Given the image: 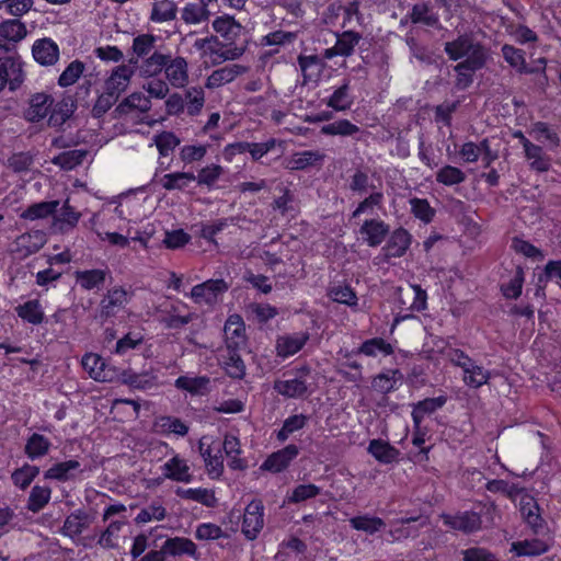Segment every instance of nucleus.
<instances>
[{"instance_id":"9b49d317","label":"nucleus","mask_w":561,"mask_h":561,"mask_svg":"<svg viewBox=\"0 0 561 561\" xmlns=\"http://www.w3.org/2000/svg\"><path fill=\"white\" fill-rule=\"evenodd\" d=\"M163 72L168 83L173 88H184L188 83V64L182 56L172 57L170 54Z\"/></svg>"},{"instance_id":"412c9836","label":"nucleus","mask_w":561,"mask_h":561,"mask_svg":"<svg viewBox=\"0 0 561 561\" xmlns=\"http://www.w3.org/2000/svg\"><path fill=\"white\" fill-rule=\"evenodd\" d=\"M411 240L412 237L408 230L403 228L396 229L383 247L385 255L387 257L403 256L411 244Z\"/></svg>"},{"instance_id":"0e129e2a","label":"nucleus","mask_w":561,"mask_h":561,"mask_svg":"<svg viewBox=\"0 0 561 561\" xmlns=\"http://www.w3.org/2000/svg\"><path fill=\"white\" fill-rule=\"evenodd\" d=\"M167 516V511L159 502H152L148 506L140 510L135 522L137 524H146L153 520H162Z\"/></svg>"},{"instance_id":"a18cd8bd","label":"nucleus","mask_w":561,"mask_h":561,"mask_svg":"<svg viewBox=\"0 0 561 561\" xmlns=\"http://www.w3.org/2000/svg\"><path fill=\"white\" fill-rule=\"evenodd\" d=\"M362 36L354 31H345L337 36L336 43L333 46V54L339 56L348 57L353 54L355 46L359 43Z\"/></svg>"},{"instance_id":"37998d69","label":"nucleus","mask_w":561,"mask_h":561,"mask_svg":"<svg viewBox=\"0 0 561 561\" xmlns=\"http://www.w3.org/2000/svg\"><path fill=\"white\" fill-rule=\"evenodd\" d=\"M402 379L398 369L380 373L373 379V388L380 393H389L397 389V382Z\"/></svg>"},{"instance_id":"9d476101","label":"nucleus","mask_w":561,"mask_h":561,"mask_svg":"<svg viewBox=\"0 0 561 561\" xmlns=\"http://www.w3.org/2000/svg\"><path fill=\"white\" fill-rule=\"evenodd\" d=\"M83 369L95 381L110 382L115 378V370L108 367L105 360L98 354L88 353L81 360Z\"/></svg>"},{"instance_id":"bb28decb","label":"nucleus","mask_w":561,"mask_h":561,"mask_svg":"<svg viewBox=\"0 0 561 561\" xmlns=\"http://www.w3.org/2000/svg\"><path fill=\"white\" fill-rule=\"evenodd\" d=\"M176 495L184 500H191L197 502L206 507H216L218 504V500L215 495L214 490L205 489V488H190L182 489L179 488L175 491Z\"/></svg>"},{"instance_id":"4468645a","label":"nucleus","mask_w":561,"mask_h":561,"mask_svg":"<svg viewBox=\"0 0 561 561\" xmlns=\"http://www.w3.org/2000/svg\"><path fill=\"white\" fill-rule=\"evenodd\" d=\"M298 454L299 449L296 445H287L283 449L270 455L261 465L260 469L263 471L278 473L285 470Z\"/></svg>"},{"instance_id":"e433bc0d","label":"nucleus","mask_w":561,"mask_h":561,"mask_svg":"<svg viewBox=\"0 0 561 561\" xmlns=\"http://www.w3.org/2000/svg\"><path fill=\"white\" fill-rule=\"evenodd\" d=\"M446 403V397L427 398L413 405L412 420L415 426H420L426 414L434 413Z\"/></svg>"},{"instance_id":"6e6d98bb","label":"nucleus","mask_w":561,"mask_h":561,"mask_svg":"<svg viewBox=\"0 0 561 561\" xmlns=\"http://www.w3.org/2000/svg\"><path fill=\"white\" fill-rule=\"evenodd\" d=\"M26 34L25 24L18 19L7 20L0 24V35L10 42H20Z\"/></svg>"},{"instance_id":"b1692460","label":"nucleus","mask_w":561,"mask_h":561,"mask_svg":"<svg viewBox=\"0 0 561 561\" xmlns=\"http://www.w3.org/2000/svg\"><path fill=\"white\" fill-rule=\"evenodd\" d=\"M157 36L146 33L139 34L134 37L131 50L133 57L129 59L130 65H138L139 60L150 56L153 51H157L156 48Z\"/></svg>"},{"instance_id":"c03bdc74","label":"nucleus","mask_w":561,"mask_h":561,"mask_svg":"<svg viewBox=\"0 0 561 561\" xmlns=\"http://www.w3.org/2000/svg\"><path fill=\"white\" fill-rule=\"evenodd\" d=\"M151 108V102L148 96L141 92L131 93L116 108L121 114H128L131 110L146 113Z\"/></svg>"},{"instance_id":"69168bd1","label":"nucleus","mask_w":561,"mask_h":561,"mask_svg":"<svg viewBox=\"0 0 561 561\" xmlns=\"http://www.w3.org/2000/svg\"><path fill=\"white\" fill-rule=\"evenodd\" d=\"M124 523L119 520L111 522L104 531H102L98 543L104 549H114L117 547V540Z\"/></svg>"},{"instance_id":"a878e982","label":"nucleus","mask_w":561,"mask_h":561,"mask_svg":"<svg viewBox=\"0 0 561 561\" xmlns=\"http://www.w3.org/2000/svg\"><path fill=\"white\" fill-rule=\"evenodd\" d=\"M354 96L351 93V81L344 79L343 83L337 87L328 98L325 104L337 112H345L352 107Z\"/></svg>"},{"instance_id":"4c0bfd02","label":"nucleus","mask_w":561,"mask_h":561,"mask_svg":"<svg viewBox=\"0 0 561 561\" xmlns=\"http://www.w3.org/2000/svg\"><path fill=\"white\" fill-rule=\"evenodd\" d=\"M353 353L363 354L368 357H376L378 354L388 356L393 353V347L382 337H373L364 341Z\"/></svg>"},{"instance_id":"c9c22d12","label":"nucleus","mask_w":561,"mask_h":561,"mask_svg":"<svg viewBox=\"0 0 561 561\" xmlns=\"http://www.w3.org/2000/svg\"><path fill=\"white\" fill-rule=\"evenodd\" d=\"M16 314L25 322L37 325L44 321L45 314L37 299L27 300L15 307Z\"/></svg>"},{"instance_id":"c756f323","label":"nucleus","mask_w":561,"mask_h":561,"mask_svg":"<svg viewBox=\"0 0 561 561\" xmlns=\"http://www.w3.org/2000/svg\"><path fill=\"white\" fill-rule=\"evenodd\" d=\"M51 105L53 99L50 95L37 93L32 96L25 116L30 122H39L49 113Z\"/></svg>"},{"instance_id":"ea45409f","label":"nucleus","mask_w":561,"mask_h":561,"mask_svg":"<svg viewBox=\"0 0 561 561\" xmlns=\"http://www.w3.org/2000/svg\"><path fill=\"white\" fill-rule=\"evenodd\" d=\"M178 7L173 0H160L152 4L150 21L163 23L176 18Z\"/></svg>"},{"instance_id":"72a5a7b5","label":"nucleus","mask_w":561,"mask_h":561,"mask_svg":"<svg viewBox=\"0 0 561 561\" xmlns=\"http://www.w3.org/2000/svg\"><path fill=\"white\" fill-rule=\"evenodd\" d=\"M368 453L381 463H391L399 456V450L382 439H371L369 442Z\"/></svg>"},{"instance_id":"f257e3e1","label":"nucleus","mask_w":561,"mask_h":561,"mask_svg":"<svg viewBox=\"0 0 561 561\" xmlns=\"http://www.w3.org/2000/svg\"><path fill=\"white\" fill-rule=\"evenodd\" d=\"M444 51L450 60L484 65L488 59V49L471 34H461L456 39L446 42Z\"/></svg>"},{"instance_id":"ddd939ff","label":"nucleus","mask_w":561,"mask_h":561,"mask_svg":"<svg viewBox=\"0 0 561 561\" xmlns=\"http://www.w3.org/2000/svg\"><path fill=\"white\" fill-rule=\"evenodd\" d=\"M440 518L444 525L450 529L466 534L479 530L482 524L480 515L474 512H462L456 515L443 514Z\"/></svg>"},{"instance_id":"de8ad7c7","label":"nucleus","mask_w":561,"mask_h":561,"mask_svg":"<svg viewBox=\"0 0 561 561\" xmlns=\"http://www.w3.org/2000/svg\"><path fill=\"white\" fill-rule=\"evenodd\" d=\"M484 65H476L470 62H458L454 70L456 72L455 84L458 89H467L473 82L476 71L482 69Z\"/></svg>"},{"instance_id":"473e14b6","label":"nucleus","mask_w":561,"mask_h":561,"mask_svg":"<svg viewBox=\"0 0 561 561\" xmlns=\"http://www.w3.org/2000/svg\"><path fill=\"white\" fill-rule=\"evenodd\" d=\"M210 11L199 2H187L181 9V20L187 25H198L209 20Z\"/></svg>"},{"instance_id":"cd10ccee","label":"nucleus","mask_w":561,"mask_h":561,"mask_svg":"<svg viewBox=\"0 0 561 561\" xmlns=\"http://www.w3.org/2000/svg\"><path fill=\"white\" fill-rule=\"evenodd\" d=\"M80 467V462L75 459L57 462L44 472V478L66 482L75 479V472L79 470Z\"/></svg>"},{"instance_id":"20e7f679","label":"nucleus","mask_w":561,"mask_h":561,"mask_svg":"<svg viewBox=\"0 0 561 561\" xmlns=\"http://www.w3.org/2000/svg\"><path fill=\"white\" fill-rule=\"evenodd\" d=\"M47 242L46 233L43 230H32L19 236L13 244L12 252L19 259H26L38 252Z\"/></svg>"},{"instance_id":"3c124183","label":"nucleus","mask_w":561,"mask_h":561,"mask_svg":"<svg viewBox=\"0 0 561 561\" xmlns=\"http://www.w3.org/2000/svg\"><path fill=\"white\" fill-rule=\"evenodd\" d=\"M50 496L51 489L49 486L34 485L30 492L27 510L38 513L48 504Z\"/></svg>"},{"instance_id":"7ed1b4c3","label":"nucleus","mask_w":561,"mask_h":561,"mask_svg":"<svg viewBox=\"0 0 561 561\" xmlns=\"http://www.w3.org/2000/svg\"><path fill=\"white\" fill-rule=\"evenodd\" d=\"M264 526V505L261 500L251 501L243 514L242 533L249 540H254Z\"/></svg>"},{"instance_id":"39448f33","label":"nucleus","mask_w":561,"mask_h":561,"mask_svg":"<svg viewBox=\"0 0 561 561\" xmlns=\"http://www.w3.org/2000/svg\"><path fill=\"white\" fill-rule=\"evenodd\" d=\"M198 451L205 462L207 474L211 479H218L224 472V460L220 445L207 444V437L198 442Z\"/></svg>"},{"instance_id":"f704fd0d","label":"nucleus","mask_w":561,"mask_h":561,"mask_svg":"<svg viewBox=\"0 0 561 561\" xmlns=\"http://www.w3.org/2000/svg\"><path fill=\"white\" fill-rule=\"evenodd\" d=\"M51 447L50 440L42 434L33 433L26 440L24 453L28 459L35 460L46 456Z\"/></svg>"},{"instance_id":"7c9ffc66","label":"nucleus","mask_w":561,"mask_h":561,"mask_svg":"<svg viewBox=\"0 0 561 561\" xmlns=\"http://www.w3.org/2000/svg\"><path fill=\"white\" fill-rule=\"evenodd\" d=\"M325 154L320 150H305L294 153L288 160V169L290 170H305L321 163Z\"/></svg>"},{"instance_id":"0eeeda50","label":"nucleus","mask_w":561,"mask_h":561,"mask_svg":"<svg viewBox=\"0 0 561 561\" xmlns=\"http://www.w3.org/2000/svg\"><path fill=\"white\" fill-rule=\"evenodd\" d=\"M298 376L285 380H276L274 382V390L286 398H300L308 392V385L306 377L310 374L307 366L298 370Z\"/></svg>"},{"instance_id":"423d86ee","label":"nucleus","mask_w":561,"mask_h":561,"mask_svg":"<svg viewBox=\"0 0 561 561\" xmlns=\"http://www.w3.org/2000/svg\"><path fill=\"white\" fill-rule=\"evenodd\" d=\"M229 286L224 279H208L195 285L191 290V298L196 304L213 306L217 302L218 296L226 293Z\"/></svg>"},{"instance_id":"09e8293b","label":"nucleus","mask_w":561,"mask_h":561,"mask_svg":"<svg viewBox=\"0 0 561 561\" xmlns=\"http://www.w3.org/2000/svg\"><path fill=\"white\" fill-rule=\"evenodd\" d=\"M237 351L227 350V355L224 357V369L229 377L242 379L245 376V364Z\"/></svg>"},{"instance_id":"c85d7f7f","label":"nucleus","mask_w":561,"mask_h":561,"mask_svg":"<svg viewBox=\"0 0 561 561\" xmlns=\"http://www.w3.org/2000/svg\"><path fill=\"white\" fill-rule=\"evenodd\" d=\"M321 134L325 136L353 137L359 140L360 128L346 118L337 119L321 127Z\"/></svg>"},{"instance_id":"f8f14e48","label":"nucleus","mask_w":561,"mask_h":561,"mask_svg":"<svg viewBox=\"0 0 561 561\" xmlns=\"http://www.w3.org/2000/svg\"><path fill=\"white\" fill-rule=\"evenodd\" d=\"M224 332L227 350H240L245 346V325L241 316H229L225 323Z\"/></svg>"},{"instance_id":"58836bf2","label":"nucleus","mask_w":561,"mask_h":561,"mask_svg":"<svg viewBox=\"0 0 561 561\" xmlns=\"http://www.w3.org/2000/svg\"><path fill=\"white\" fill-rule=\"evenodd\" d=\"M59 201L39 202L34 203L26 207L21 214L20 218L26 220L45 219L56 211L59 206Z\"/></svg>"},{"instance_id":"f3484780","label":"nucleus","mask_w":561,"mask_h":561,"mask_svg":"<svg viewBox=\"0 0 561 561\" xmlns=\"http://www.w3.org/2000/svg\"><path fill=\"white\" fill-rule=\"evenodd\" d=\"M32 54L42 66H53L59 59V47L51 38L44 37L34 42Z\"/></svg>"},{"instance_id":"13d9d810","label":"nucleus","mask_w":561,"mask_h":561,"mask_svg":"<svg viewBox=\"0 0 561 561\" xmlns=\"http://www.w3.org/2000/svg\"><path fill=\"white\" fill-rule=\"evenodd\" d=\"M350 524L354 529L365 531L369 535L378 533L386 526L381 518L369 515L355 516L350 519Z\"/></svg>"},{"instance_id":"774afa93","label":"nucleus","mask_w":561,"mask_h":561,"mask_svg":"<svg viewBox=\"0 0 561 561\" xmlns=\"http://www.w3.org/2000/svg\"><path fill=\"white\" fill-rule=\"evenodd\" d=\"M329 296L335 302L343 304L348 307L357 306V296L350 286H333L329 290Z\"/></svg>"},{"instance_id":"5fc2aeb1","label":"nucleus","mask_w":561,"mask_h":561,"mask_svg":"<svg viewBox=\"0 0 561 561\" xmlns=\"http://www.w3.org/2000/svg\"><path fill=\"white\" fill-rule=\"evenodd\" d=\"M88 527L87 515L82 511L71 513L64 522L62 534L75 538Z\"/></svg>"},{"instance_id":"6ab92c4d","label":"nucleus","mask_w":561,"mask_h":561,"mask_svg":"<svg viewBox=\"0 0 561 561\" xmlns=\"http://www.w3.org/2000/svg\"><path fill=\"white\" fill-rule=\"evenodd\" d=\"M249 70L247 66L239 64H230L222 68L214 70L206 80L208 89L219 88L224 84L230 83L237 77L245 73Z\"/></svg>"},{"instance_id":"680f3d73","label":"nucleus","mask_w":561,"mask_h":561,"mask_svg":"<svg viewBox=\"0 0 561 561\" xmlns=\"http://www.w3.org/2000/svg\"><path fill=\"white\" fill-rule=\"evenodd\" d=\"M209 378L205 376L201 377H188L180 376L175 380V387L181 390L188 391L192 394L202 393L207 388Z\"/></svg>"},{"instance_id":"8fccbe9b","label":"nucleus","mask_w":561,"mask_h":561,"mask_svg":"<svg viewBox=\"0 0 561 561\" xmlns=\"http://www.w3.org/2000/svg\"><path fill=\"white\" fill-rule=\"evenodd\" d=\"M87 153V150L83 149L65 151L54 157L51 162L64 170H72L83 162Z\"/></svg>"},{"instance_id":"6e6552de","label":"nucleus","mask_w":561,"mask_h":561,"mask_svg":"<svg viewBox=\"0 0 561 561\" xmlns=\"http://www.w3.org/2000/svg\"><path fill=\"white\" fill-rule=\"evenodd\" d=\"M364 243L368 247H379L390 232V226L380 218L366 219L358 230Z\"/></svg>"},{"instance_id":"4be33fe9","label":"nucleus","mask_w":561,"mask_h":561,"mask_svg":"<svg viewBox=\"0 0 561 561\" xmlns=\"http://www.w3.org/2000/svg\"><path fill=\"white\" fill-rule=\"evenodd\" d=\"M108 275L110 271L107 268L76 271L73 274L76 284L84 290L100 289Z\"/></svg>"},{"instance_id":"393cba45","label":"nucleus","mask_w":561,"mask_h":561,"mask_svg":"<svg viewBox=\"0 0 561 561\" xmlns=\"http://www.w3.org/2000/svg\"><path fill=\"white\" fill-rule=\"evenodd\" d=\"M297 61L304 77V84L316 82L320 79L324 69V62L320 57L317 55H299Z\"/></svg>"},{"instance_id":"338daca9","label":"nucleus","mask_w":561,"mask_h":561,"mask_svg":"<svg viewBox=\"0 0 561 561\" xmlns=\"http://www.w3.org/2000/svg\"><path fill=\"white\" fill-rule=\"evenodd\" d=\"M84 64L80 60L71 61L67 68L61 72L58 79V84L62 88L72 85L77 82L84 71Z\"/></svg>"},{"instance_id":"2f4dec72","label":"nucleus","mask_w":561,"mask_h":561,"mask_svg":"<svg viewBox=\"0 0 561 561\" xmlns=\"http://www.w3.org/2000/svg\"><path fill=\"white\" fill-rule=\"evenodd\" d=\"M525 157L530 161L529 167L531 170L543 173L549 171L551 167L550 158L543 152L542 147L533 142L525 144Z\"/></svg>"},{"instance_id":"2eb2a0df","label":"nucleus","mask_w":561,"mask_h":561,"mask_svg":"<svg viewBox=\"0 0 561 561\" xmlns=\"http://www.w3.org/2000/svg\"><path fill=\"white\" fill-rule=\"evenodd\" d=\"M309 337L310 335L306 331L278 336L276 340L277 355L287 358L297 354L307 344Z\"/></svg>"},{"instance_id":"79ce46f5","label":"nucleus","mask_w":561,"mask_h":561,"mask_svg":"<svg viewBox=\"0 0 561 561\" xmlns=\"http://www.w3.org/2000/svg\"><path fill=\"white\" fill-rule=\"evenodd\" d=\"M125 381L130 387L139 390L152 389L159 385L158 375L153 368L139 374H128L126 375Z\"/></svg>"},{"instance_id":"864d4df0","label":"nucleus","mask_w":561,"mask_h":561,"mask_svg":"<svg viewBox=\"0 0 561 561\" xmlns=\"http://www.w3.org/2000/svg\"><path fill=\"white\" fill-rule=\"evenodd\" d=\"M321 493V488L313 483H305L296 485L291 493L287 495L288 504H299L301 502L317 497Z\"/></svg>"},{"instance_id":"5701e85b","label":"nucleus","mask_w":561,"mask_h":561,"mask_svg":"<svg viewBox=\"0 0 561 561\" xmlns=\"http://www.w3.org/2000/svg\"><path fill=\"white\" fill-rule=\"evenodd\" d=\"M170 54H163L161 51H153L150 56L144 58L136 65L139 70V75L144 78H153L164 71L167 61H169Z\"/></svg>"},{"instance_id":"49530a36","label":"nucleus","mask_w":561,"mask_h":561,"mask_svg":"<svg viewBox=\"0 0 561 561\" xmlns=\"http://www.w3.org/2000/svg\"><path fill=\"white\" fill-rule=\"evenodd\" d=\"M196 180L195 174L191 172H173L164 174L160 183L167 191L184 190L191 182Z\"/></svg>"},{"instance_id":"052dcab7","label":"nucleus","mask_w":561,"mask_h":561,"mask_svg":"<svg viewBox=\"0 0 561 561\" xmlns=\"http://www.w3.org/2000/svg\"><path fill=\"white\" fill-rule=\"evenodd\" d=\"M466 174L454 165H444L436 172V182L446 186H453L465 182Z\"/></svg>"},{"instance_id":"aec40b11","label":"nucleus","mask_w":561,"mask_h":561,"mask_svg":"<svg viewBox=\"0 0 561 561\" xmlns=\"http://www.w3.org/2000/svg\"><path fill=\"white\" fill-rule=\"evenodd\" d=\"M134 70L126 65L117 66L105 81V90L119 96L129 85Z\"/></svg>"},{"instance_id":"bf43d9fd","label":"nucleus","mask_w":561,"mask_h":561,"mask_svg":"<svg viewBox=\"0 0 561 561\" xmlns=\"http://www.w3.org/2000/svg\"><path fill=\"white\" fill-rule=\"evenodd\" d=\"M490 379V373L474 362L470 364L468 369L463 370V382L471 388H480Z\"/></svg>"},{"instance_id":"f03ea898","label":"nucleus","mask_w":561,"mask_h":561,"mask_svg":"<svg viewBox=\"0 0 561 561\" xmlns=\"http://www.w3.org/2000/svg\"><path fill=\"white\" fill-rule=\"evenodd\" d=\"M133 297V291L123 286H114L102 297L96 319L104 323L107 319L116 317L123 310Z\"/></svg>"},{"instance_id":"a211bd4d","label":"nucleus","mask_w":561,"mask_h":561,"mask_svg":"<svg viewBox=\"0 0 561 561\" xmlns=\"http://www.w3.org/2000/svg\"><path fill=\"white\" fill-rule=\"evenodd\" d=\"M161 469L165 479L184 483H190L193 480V474L191 473L187 461L179 455H174L165 461Z\"/></svg>"},{"instance_id":"dca6fc26","label":"nucleus","mask_w":561,"mask_h":561,"mask_svg":"<svg viewBox=\"0 0 561 561\" xmlns=\"http://www.w3.org/2000/svg\"><path fill=\"white\" fill-rule=\"evenodd\" d=\"M211 25L214 31L218 33L228 45H233L243 32V26L233 15L229 14L217 16Z\"/></svg>"},{"instance_id":"e2e57ef3","label":"nucleus","mask_w":561,"mask_h":561,"mask_svg":"<svg viewBox=\"0 0 561 561\" xmlns=\"http://www.w3.org/2000/svg\"><path fill=\"white\" fill-rule=\"evenodd\" d=\"M350 190L354 193L363 195L373 191H379L380 188H377L367 173L357 170L351 178Z\"/></svg>"},{"instance_id":"4d7b16f0","label":"nucleus","mask_w":561,"mask_h":561,"mask_svg":"<svg viewBox=\"0 0 561 561\" xmlns=\"http://www.w3.org/2000/svg\"><path fill=\"white\" fill-rule=\"evenodd\" d=\"M38 473L39 468L37 466L25 463L12 472L11 479L15 486L21 490H25L30 486Z\"/></svg>"},{"instance_id":"1a4fd4ad","label":"nucleus","mask_w":561,"mask_h":561,"mask_svg":"<svg viewBox=\"0 0 561 561\" xmlns=\"http://www.w3.org/2000/svg\"><path fill=\"white\" fill-rule=\"evenodd\" d=\"M81 216V213L70 205L69 199H66L53 213L51 228L60 233H69L77 227Z\"/></svg>"},{"instance_id":"a19ab883","label":"nucleus","mask_w":561,"mask_h":561,"mask_svg":"<svg viewBox=\"0 0 561 561\" xmlns=\"http://www.w3.org/2000/svg\"><path fill=\"white\" fill-rule=\"evenodd\" d=\"M163 543L164 551H168L169 556L178 557L186 554L194 557L196 554V545L188 538L173 537L167 539Z\"/></svg>"},{"instance_id":"603ef678","label":"nucleus","mask_w":561,"mask_h":561,"mask_svg":"<svg viewBox=\"0 0 561 561\" xmlns=\"http://www.w3.org/2000/svg\"><path fill=\"white\" fill-rule=\"evenodd\" d=\"M409 19L413 24L422 23L426 26H436L438 16L432 12L427 3H416L409 13Z\"/></svg>"}]
</instances>
